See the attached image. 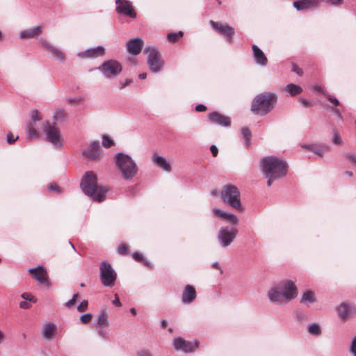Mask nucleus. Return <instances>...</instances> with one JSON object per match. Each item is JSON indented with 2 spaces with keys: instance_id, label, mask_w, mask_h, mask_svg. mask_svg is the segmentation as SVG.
Returning a JSON list of instances; mask_svg holds the SVG:
<instances>
[{
  "instance_id": "23",
  "label": "nucleus",
  "mask_w": 356,
  "mask_h": 356,
  "mask_svg": "<svg viewBox=\"0 0 356 356\" xmlns=\"http://www.w3.org/2000/svg\"><path fill=\"white\" fill-rule=\"evenodd\" d=\"M302 147L315 153L320 157H322L329 150V146L325 143L302 145Z\"/></svg>"
},
{
  "instance_id": "40",
  "label": "nucleus",
  "mask_w": 356,
  "mask_h": 356,
  "mask_svg": "<svg viewBox=\"0 0 356 356\" xmlns=\"http://www.w3.org/2000/svg\"><path fill=\"white\" fill-rule=\"evenodd\" d=\"M102 145L104 147L109 148L114 145V142L109 136L104 135L102 137Z\"/></svg>"
},
{
  "instance_id": "16",
  "label": "nucleus",
  "mask_w": 356,
  "mask_h": 356,
  "mask_svg": "<svg viewBox=\"0 0 356 356\" xmlns=\"http://www.w3.org/2000/svg\"><path fill=\"white\" fill-rule=\"evenodd\" d=\"M280 291L284 296V300L286 302L296 298L298 295L297 288L291 280L284 282Z\"/></svg>"
},
{
  "instance_id": "34",
  "label": "nucleus",
  "mask_w": 356,
  "mask_h": 356,
  "mask_svg": "<svg viewBox=\"0 0 356 356\" xmlns=\"http://www.w3.org/2000/svg\"><path fill=\"white\" fill-rule=\"evenodd\" d=\"M36 300H37V299L31 293H24V309H28L31 307V305L28 302V301L35 303V302H36Z\"/></svg>"
},
{
  "instance_id": "21",
  "label": "nucleus",
  "mask_w": 356,
  "mask_h": 356,
  "mask_svg": "<svg viewBox=\"0 0 356 356\" xmlns=\"http://www.w3.org/2000/svg\"><path fill=\"white\" fill-rule=\"evenodd\" d=\"M197 297L195 289L191 285H186L181 295V302L186 305L192 303Z\"/></svg>"
},
{
  "instance_id": "7",
  "label": "nucleus",
  "mask_w": 356,
  "mask_h": 356,
  "mask_svg": "<svg viewBox=\"0 0 356 356\" xmlns=\"http://www.w3.org/2000/svg\"><path fill=\"white\" fill-rule=\"evenodd\" d=\"M145 51L147 54V64L149 70L154 74L161 72L164 65L163 61L160 58L157 49L154 47H147Z\"/></svg>"
},
{
  "instance_id": "15",
  "label": "nucleus",
  "mask_w": 356,
  "mask_h": 356,
  "mask_svg": "<svg viewBox=\"0 0 356 356\" xmlns=\"http://www.w3.org/2000/svg\"><path fill=\"white\" fill-rule=\"evenodd\" d=\"M116 12L132 19L136 17V13L131 3L127 0H116Z\"/></svg>"
},
{
  "instance_id": "25",
  "label": "nucleus",
  "mask_w": 356,
  "mask_h": 356,
  "mask_svg": "<svg viewBox=\"0 0 356 356\" xmlns=\"http://www.w3.org/2000/svg\"><path fill=\"white\" fill-rule=\"evenodd\" d=\"M83 154L86 156V158L89 159H96L99 155V144L98 141H93L86 149Z\"/></svg>"
},
{
  "instance_id": "2",
  "label": "nucleus",
  "mask_w": 356,
  "mask_h": 356,
  "mask_svg": "<svg viewBox=\"0 0 356 356\" xmlns=\"http://www.w3.org/2000/svg\"><path fill=\"white\" fill-rule=\"evenodd\" d=\"M80 187L85 195L97 202H103L109 191L107 186H98L97 175L92 171H87L83 175Z\"/></svg>"
},
{
  "instance_id": "5",
  "label": "nucleus",
  "mask_w": 356,
  "mask_h": 356,
  "mask_svg": "<svg viewBox=\"0 0 356 356\" xmlns=\"http://www.w3.org/2000/svg\"><path fill=\"white\" fill-rule=\"evenodd\" d=\"M221 196L223 202L230 207L237 210H243L241 203L240 191L236 186L232 184L224 186L221 191Z\"/></svg>"
},
{
  "instance_id": "39",
  "label": "nucleus",
  "mask_w": 356,
  "mask_h": 356,
  "mask_svg": "<svg viewBox=\"0 0 356 356\" xmlns=\"http://www.w3.org/2000/svg\"><path fill=\"white\" fill-rule=\"evenodd\" d=\"M213 213L218 218L226 219L228 218L229 213H227L220 209L215 208L213 210Z\"/></svg>"
},
{
  "instance_id": "1",
  "label": "nucleus",
  "mask_w": 356,
  "mask_h": 356,
  "mask_svg": "<svg viewBox=\"0 0 356 356\" xmlns=\"http://www.w3.org/2000/svg\"><path fill=\"white\" fill-rule=\"evenodd\" d=\"M260 163L261 171L267 179L268 186H270L274 181L284 177L287 173L286 162L275 156H265Z\"/></svg>"
},
{
  "instance_id": "30",
  "label": "nucleus",
  "mask_w": 356,
  "mask_h": 356,
  "mask_svg": "<svg viewBox=\"0 0 356 356\" xmlns=\"http://www.w3.org/2000/svg\"><path fill=\"white\" fill-rule=\"evenodd\" d=\"M42 32L40 26H35L34 28L24 31V38H33L39 35Z\"/></svg>"
},
{
  "instance_id": "55",
  "label": "nucleus",
  "mask_w": 356,
  "mask_h": 356,
  "mask_svg": "<svg viewBox=\"0 0 356 356\" xmlns=\"http://www.w3.org/2000/svg\"><path fill=\"white\" fill-rule=\"evenodd\" d=\"M112 303L116 307H121L122 304L120 301L119 296L117 294H115V299L112 301Z\"/></svg>"
},
{
  "instance_id": "42",
  "label": "nucleus",
  "mask_w": 356,
  "mask_h": 356,
  "mask_svg": "<svg viewBox=\"0 0 356 356\" xmlns=\"http://www.w3.org/2000/svg\"><path fill=\"white\" fill-rule=\"evenodd\" d=\"M88 302L86 300L81 301V302L77 306L76 309L79 312H83L88 309Z\"/></svg>"
},
{
  "instance_id": "13",
  "label": "nucleus",
  "mask_w": 356,
  "mask_h": 356,
  "mask_svg": "<svg viewBox=\"0 0 356 356\" xmlns=\"http://www.w3.org/2000/svg\"><path fill=\"white\" fill-rule=\"evenodd\" d=\"M172 345L176 350L188 353L194 352L198 348L199 343L197 341H186L183 338L178 337L174 339Z\"/></svg>"
},
{
  "instance_id": "22",
  "label": "nucleus",
  "mask_w": 356,
  "mask_h": 356,
  "mask_svg": "<svg viewBox=\"0 0 356 356\" xmlns=\"http://www.w3.org/2000/svg\"><path fill=\"white\" fill-rule=\"evenodd\" d=\"M252 49L255 63L261 67L266 66L268 64V59L262 50L256 44H252Z\"/></svg>"
},
{
  "instance_id": "11",
  "label": "nucleus",
  "mask_w": 356,
  "mask_h": 356,
  "mask_svg": "<svg viewBox=\"0 0 356 356\" xmlns=\"http://www.w3.org/2000/svg\"><path fill=\"white\" fill-rule=\"evenodd\" d=\"M31 122L27 124L26 127V139L28 140H37L40 138L39 132L36 127V122L42 120L38 111L33 109L30 112Z\"/></svg>"
},
{
  "instance_id": "61",
  "label": "nucleus",
  "mask_w": 356,
  "mask_h": 356,
  "mask_svg": "<svg viewBox=\"0 0 356 356\" xmlns=\"http://www.w3.org/2000/svg\"><path fill=\"white\" fill-rule=\"evenodd\" d=\"M314 90L318 92H321L322 93L323 95H327V93L323 91V88L319 86H314Z\"/></svg>"
},
{
  "instance_id": "31",
  "label": "nucleus",
  "mask_w": 356,
  "mask_h": 356,
  "mask_svg": "<svg viewBox=\"0 0 356 356\" xmlns=\"http://www.w3.org/2000/svg\"><path fill=\"white\" fill-rule=\"evenodd\" d=\"M286 90L291 96H295V95H297L301 93V92L302 91V89L300 86H299L298 85H296L293 83H290L286 86Z\"/></svg>"
},
{
  "instance_id": "51",
  "label": "nucleus",
  "mask_w": 356,
  "mask_h": 356,
  "mask_svg": "<svg viewBox=\"0 0 356 356\" xmlns=\"http://www.w3.org/2000/svg\"><path fill=\"white\" fill-rule=\"evenodd\" d=\"M133 259L136 261H143V255L139 252H133L132 253Z\"/></svg>"
},
{
  "instance_id": "33",
  "label": "nucleus",
  "mask_w": 356,
  "mask_h": 356,
  "mask_svg": "<svg viewBox=\"0 0 356 356\" xmlns=\"http://www.w3.org/2000/svg\"><path fill=\"white\" fill-rule=\"evenodd\" d=\"M241 135L245 141V145L247 147L249 146L252 138V134L250 130L248 127H243L241 129Z\"/></svg>"
},
{
  "instance_id": "32",
  "label": "nucleus",
  "mask_w": 356,
  "mask_h": 356,
  "mask_svg": "<svg viewBox=\"0 0 356 356\" xmlns=\"http://www.w3.org/2000/svg\"><path fill=\"white\" fill-rule=\"evenodd\" d=\"M308 332L315 336H318L321 333V329L320 325L316 323H312L308 325L307 326Z\"/></svg>"
},
{
  "instance_id": "44",
  "label": "nucleus",
  "mask_w": 356,
  "mask_h": 356,
  "mask_svg": "<svg viewBox=\"0 0 356 356\" xmlns=\"http://www.w3.org/2000/svg\"><path fill=\"white\" fill-rule=\"evenodd\" d=\"M227 220L228 222H229L230 224L232 225H236L239 221L238 217L233 213L229 214V216H228V218H227Z\"/></svg>"
},
{
  "instance_id": "36",
  "label": "nucleus",
  "mask_w": 356,
  "mask_h": 356,
  "mask_svg": "<svg viewBox=\"0 0 356 356\" xmlns=\"http://www.w3.org/2000/svg\"><path fill=\"white\" fill-rule=\"evenodd\" d=\"M65 118V111L63 109H58L54 112V124H56L61 122Z\"/></svg>"
},
{
  "instance_id": "14",
  "label": "nucleus",
  "mask_w": 356,
  "mask_h": 356,
  "mask_svg": "<svg viewBox=\"0 0 356 356\" xmlns=\"http://www.w3.org/2000/svg\"><path fill=\"white\" fill-rule=\"evenodd\" d=\"M211 27L220 35L224 36L228 42H232L234 35V29L227 24L210 21Z\"/></svg>"
},
{
  "instance_id": "37",
  "label": "nucleus",
  "mask_w": 356,
  "mask_h": 356,
  "mask_svg": "<svg viewBox=\"0 0 356 356\" xmlns=\"http://www.w3.org/2000/svg\"><path fill=\"white\" fill-rule=\"evenodd\" d=\"M183 36L182 31L170 33L167 35V38L170 42H176L179 38Z\"/></svg>"
},
{
  "instance_id": "52",
  "label": "nucleus",
  "mask_w": 356,
  "mask_h": 356,
  "mask_svg": "<svg viewBox=\"0 0 356 356\" xmlns=\"http://www.w3.org/2000/svg\"><path fill=\"white\" fill-rule=\"evenodd\" d=\"M325 97H327L328 100L331 103L334 104L335 106L339 105V100L336 97H333V96H332V95H329L327 93V95H325Z\"/></svg>"
},
{
  "instance_id": "57",
  "label": "nucleus",
  "mask_w": 356,
  "mask_h": 356,
  "mask_svg": "<svg viewBox=\"0 0 356 356\" xmlns=\"http://www.w3.org/2000/svg\"><path fill=\"white\" fill-rule=\"evenodd\" d=\"M327 1L333 6H339L343 3V0H327Z\"/></svg>"
},
{
  "instance_id": "56",
  "label": "nucleus",
  "mask_w": 356,
  "mask_h": 356,
  "mask_svg": "<svg viewBox=\"0 0 356 356\" xmlns=\"http://www.w3.org/2000/svg\"><path fill=\"white\" fill-rule=\"evenodd\" d=\"M210 150H211V152L212 155L214 157H216L218 155V149L217 147L215 145H211Z\"/></svg>"
},
{
  "instance_id": "26",
  "label": "nucleus",
  "mask_w": 356,
  "mask_h": 356,
  "mask_svg": "<svg viewBox=\"0 0 356 356\" xmlns=\"http://www.w3.org/2000/svg\"><path fill=\"white\" fill-rule=\"evenodd\" d=\"M317 0H297L293 2V6L297 10L301 11L317 7Z\"/></svg>"
},
{
  "instance_id": "4",
  "label": "nucleus",
  "mask_w": 356,
  "mask_h": 356,
  "mask_svg": "<svg viewBox=\"0 0 356 356\" xmlns=\"http://www.w3.org/2000/svg\"><path fill=\"white\" fill-rule=\"evenodd\" d=\"M113 161L124 180L132 179L138 172V167L132 157L122 152H118Z\"/></svg>"
},
{
  "instance_id": "27",
  "label": "nucleus",
  "mask_w": 356,
  "mask_h": 356,
  "mask_svg": "<svg viewBox=\"0 0 356 356\" xmlns=\"http://www.w3.org/2000/svg\"><path fill=\"white\" fill-rule=\"evenodd\" d=\"M56 331V325L53 323H47L44 325L42 334L45 339L51 340Z\"/></svg>"
},
{
  "instance_id": "53",
  "label": "nucleus",
  "mask_w": 356,
  "mask_h": 356,
  "mask_svg": "<svg viewBox=\"0 0 356 356\" xmlns=\"http://www.w3.org/2000/svg\"><path fill=\"white\" fill-rule=\"evenodd\" d=\"M332 141L336 145H339L341 142V138L337 133H334Z\"/></svg>"
},
{
  "instance_id": "20",
  "label": "nucleus",
  "mask_w": 356,
  "mask_h": 356,
  "mask_svg": "<svg viewBox=\"0 0 356 356\" xmlns=\"http://www.w3.org/2000/svg\"><path fill=\"white\" fill-rule=\"evenodd\" d=\"M105 54V49L102 46H97L94 48L88 49L83 51H80L77 54L79 58H95L103 56Z\"/></svg>"
},
{
  "instance_id": "46",
  "label": "nucleus",
  "mask_w": 356,
  "mask_h": 356,
  "mask_svg": "<svg viewBox=\"0 0 356 356\" xmlns=\"http://www.w3.org/2000/svg\"><path fill=\"white\" fill-rule=\"evenodd\" d=\"M347 160L353 165H356V155L353 153L349 152L346 154Z\"/></svg>"
},
{
  "instance_id": "18",
  "label": "nucleus",
  "mask_w": 356,
  "mask_h": 356,
  "mask_svg": "<svg viewBox=\"0 0 356 356\" xmlns=\"http://www.w3.org/2000/svg\"><path fill=\"white\" fill-rule=\"evenodd\" d=\"M339 316L342 319H346L352 315L356 314V305L342 302L337 309Z\"/></svg>"
},
{
  "instance_id": "50",
  "label": "nucleus",
  "mask_w": 356,
  "mask_h": 356,
  "mask_svg": "<svg viewBox=\"0 0 356 356\" xmlns=\"http://www.w3.org/2000/svg\"><path fill=\"white\" fill-rule=\"evenodd\" d=\"M129 250L127 248L126 245L124 243H122L118 247V253L120 254H128Z\"/></svg>"
},
{
  "instance_id": "54",
  "label": "nucleus",
  "mask_w": 356,
  "mask_h": 356,
  "mask_svg": "<svg viewBox=\"0 0 356 356\" xmlns=\"http://www.w3.org/2000/svg\"><path fill=\"white\" fill-rule=\"evenodd\" d=\"M131 83V79H126L124 82H120L119 83V88L120 90H122V89L124 88L125 87H127V86H129Z\"/></svg>"
},
{
  "instance_id": "10",
  "label": "nucleus",
  "mask_w": 356,
  "mask_h": 356,
  "mask_svg": "<svg viewBox=\"0 0 356 356\" xmlns=\"http://www.w3.org/2000/svg\"><path fill=\"white\" fill-rule=\"evenodd\" d=\"M97 70L100 71L106 78L111 79L120 74L122 67L118 61L111 59L104 61Z\"/></svg>"
},
{
  "instance_id": "43",
  "label": "nucleus",
  "mask_w": 356,
  "mask_h": 356,
  "mask_svg": "<svg viewBox=\"0 0 356 356\" xmlns=\"http://www.w3.org/2000/svg\"><path fill=\"white\" fill-rule=\"evenodd\" d=\"M78 297H79V294L74 293L72 296V298L64 304L65 307L66 308H70L71 307H72L74 305V303L76 302Z\"/></svg>"
},
{
  "instance_id": "64",
  "label": "nucleus",
  "mask_w": 356,
  "mask_h": 356,
  "mask_svg": "<svg viewBox=\"0 0 356 356\" xmlns=\"http://www.w3.org/2000/svg\"><path fill=\"white\" fill-rule=\"evenodd\" d=\"M142 262L144 264L145 266H146L148 268H151V264L149 261H147V260H145L143 259V261H142Z\"/></svg>"
},
{
  "instance_id": "12",
  "label": "nucleus",
  "mask_w": 356,
  "mask_h": 356,
  "mask_svg": "<svg viewBox=\"0 0 356 356\" xmlns=\"http://www.w3.org/2000/svg\"><path fill=\"white\" fill-rule=\"evenodd\" d=\"M28 272L35 280L39 284H43L47 287L51 286V282L49 279L48 273L46 268L41 265L35 268H29Z\"/></svg>"
},
{
  "instance_id": "19",
  "label": "nucleus",
  "mask_w": 356,
  "mask_h": 356,
  "mask_svg": "<svg viewBox=\"0 0 356 356\" xmlns=\"http://www.w3.org/2000/svg\"><path fill=\"white\" fill-rule=\"evenodd\" d=\"M208 118L212 123L222 127H229L231 124V119L229 117L223 115L216 111L209 113Z\"/></svg>"
},
{
  "instance_id": "8",
  "label": "nucleus",
  "mask_w": 356,
  "mask_h": 356,
  "mask_svg": "<svg viewBox=\"0 0 356 356\" xmlns=\"http://www.w3.org/2000/svg\"><path fill=\"white\" fill-rule=\"evenodd\" d=\"M43 133L45 139L50 143L55 148L62 147L63 141L58 129L49 122H46L43 127Z\"/></svg>"
},
{
  "instance_id": "63",
  "label": "nucleus",
  "mask_w": 356,
  "mask_h": 356,
  "mask_svg": "<svg viewBox=\"0 0 356 356\" xmlns=\"http://www.w3.org/2000/svg\"><path fill=\"white\" fill-rule=\"evenodd\" d=\"M98 334H99V336H101L102 337H103V338H106V337H107V334H106V333H105V332H104L103 330H102L98 331Z\"/></svg>"
},
{
  "instance_id": "59",
  "label": "nucleus",
  "mask_w": 356,
  "mask_h": 356,
  "mask_svg": "<svg viewBox=\"0 0 356 356\" xmlns=\"http://www.w3.org/2000/svg\"><path fill=\"white\" fill-rule=\"evenodd\" d=\"M292 71L296 72L298 75L302 74V70L295 64H293Z\"/></svg>"
},
{
  "instance_id": "35",
  "label": "nucleus",
  "mask_w": 356,
  "mask_h": 356,
  "mask_svg": "<svg viewBox=\"0 0 356 356\" xmlns=\"http://www.w3.org/2000/svg\"><path fill=\"white\" fill-rule=\"evenodd\" d=\"M49 51L54 54L56 60H59L60 62H63L64 60V53L58 49L57 48L54 47H49Z\"/></svg>"
},
{
  "instance_id": "6",
  "label": "nucleus",
  "mask_w": 356,
  "mask_h": 356,
  "mask_svg": "<svg viewBox=\"0 0 356 356\" xmlns=\"http://www.w3.org/2000/svg\"><path fill=\"white\" fill-rule=\"evenodd\" d=\"M99 278L102 284L105 287H112L116 281L117 273L111 264L106 260L99 264Z\"/></svg>"
},
{
  "instance_id": "17",
  "label": "nucleus",
  "mask_w": 356,
  "mask_h": 356,
  "mask_svg": "<svg viewBox=\"0 0 356 356\" xmlns=\"http://www.w3.org/2000/svg\"><path fill=\"white\" fill-rule=\"evenodd\" d=\"M143 46V40L140 38H134L129 40L126 43L127 51L134 56L138 55Z\"/></svg>"
},
{
  "instance_id": "58",
  "label": "nucleus",
  "mask_w": 356,
  "mask_h": 356,
  "mask_svg": "<svg viewBox=\"0 0 356 356\" xmlns=\"http://www.w3.org/2000/svg\"><path fill=\"white\" fill-rule=\"evenodd\" d=\"M195 110L197 112H203L207 110V107L204 104H198L195 107Z\"/></svg>"
},
{
  "instance_id": "48",
  "label": "nucleus",
  "mask_w": 356,
  "mask_h": 356,
  "mask_svg": "<svg viewBox=\"0 0 356 356\" xmlns=\"http://www.w3.org/2000/svg\"><path fill=\"white\" fill-rule=\"evenodd\" d=\"M137 356H154L149 349H142L138 351Z\"/></svg>"
},
{
  "instance_id": "29",
  "label": "nucleus",
  "mask_w": 356,
  "mask_h": 356,
  "mask_svg": "<svg viewBox=\"0 0 356 356\" xmlns=\"http://www.w3.org/2000/svg\"><path fill=\"white\" fill-rule=\"evenodd\" d=\"M301 302L314 303L316 302L315 294L313 291L308 290L302 294Z\"/></svg>"
},
{
  "instance_id": "24",
  "label": "nucleus",
  "mask_w": 356,
  "mask_h": 356,
  "mask_svg": "<svg viewBox=\"0 0 356 356\" xmlns=\"http://www.w3.org/2000/svg\"><path fill=\"white\" fill-rule=\"evenodd\" d=\"M267 295L269 300L273 303L281 305L286 302L285 300H284V296L278 287L271 288L268 291Z\"/></svg>"
},
{
  "instance_id": "28",
  "label": "nucleus",
  "mask_w": 356,
  "mask_h": 356,
  "mask_svg": "<svg viewBox=\"0 0 356 356\" xmlns=\"http://www.w3.org/2000/svg\"><path fill=\"white\" fill-rule=\"evenodd\" d=\"M153 161L158 167L161 168L165 171H170V164L164 157L154 154L153 156Z\"/></svg>"
},
{
  "instance_id": "45",
  "label": "nucleus",
  "mask_w": 356,
  "mask_h": 356,
  "mask_svg": "<svg viewBox=\"0 0 356 356\" xmlns=\"http://www.w3.org/2000/svg\"><path fill=\"white\" fill-rule=\"evenodd\" d=\"M92 318V314L90 313H86L83 315H81L79 317V320L83 323H88Z\"/></svg>"
},
{
  "instance_id": "62",
  "label": "nucleus",
  "mask_w": 356,
  "mask_h": 356,
  "mask_svg": "<svg viewBox=\"0 0 356 356\" xmlns=\"http://www.w3.org/2000/svg\"><path fill=\"white\" fill-rule=\"evenodd\" d=\"M300 102L305 107L309 106V102L306 99H301Z\"/></svg>"
},
{
  "instance_id": "47",
  "label": "nucleus",
  "mask_w": 356,
  "mask_h": 356,
  "mask_svg": "<svg viewBox=\"0 0 356 356\" xmlns=\"http://www.w3.org/2000/svg\"><path fill=\"white\" fill-rule=\"evenodd\" d=\"M349 351L353 356H356V336L351 341Z\"/></svg>"
},
{
  "instance_id": "3",
  "label": "nucleus",
  "mask_w": 356,
  "mask_h": 356,
  "mask_svg": "<svg viewBox=\"0 0 356 356\" xmlns=\"http://www.w3.org/2000/svg\"><path fill=\"white\" fill-rule=\"evenodd\" d=\"M277 102V95L273 92H264L257 95L252 100L250 111L258 115H266L273 109Z\"/></svg>"
},
{
  "instance_id": "9",
  "label": "nucleus",
  "mask_w": 356,
  "mask_h": 356,
  "mask_svg": "<svg viewBox=\"0 0 356 356\" xmlns=\"http://www.w3.org/2000/svg\"><path fill=\"white\" fill-rule=\"evenodd\" d=\"M238 229L234 227L224 226L222 227L217 235V238L220 243L221 247L227 248L229 246L236 238Z\"/></svg>"
},
{
  "instance_id": "41",
  "label": "nucleus",
  "mask_w": 356,
  "mask_h": 356,
  "mask_svg": "<svg viewBox=\"0 0 356 356\" xmlns=\"http://www.w3.org/2000/svg\"><path fill=\"white\" fill-rule=\"evenodd\" d=\"M48 190L50 191H54L58 194H60L62 193V190L60 187L57 185L56 183H51L48 186Z\"/></svg>"
},
{
  "instance_id": "60",
  "label": "nucleus",
  "mask_w": 356,
  "mask_h": 356,
  "mask_svg": "<svg viewBox=\"0 0 356 356\" xmlns=\"http://www.w3.org/2000/svg\"><path fill=\"white\" fill-rule=\"evenodd\" d=\"M40 43L42 44V46L45 47L46 48H47L49 50V47H52L51 45H50L49 44V42H47V40L45 39H41L40 40Z\"/></svg>"
},
{
  "instance_id": "49",
  "label": "nucleus",
  "mask_w": 356,
  "mask_h": 356,
  "mask_svg": "<svg viewBox=\"0 0 356 356\" xmlns=\"http://www.w3.org/2000/svg\"><path fill=\"white\" fill-rule=\"evenodd\" d=\"M18 138L17 136L14 135L12 133H8L6 136V140L9 144H12L14 142L16 141V140Z\"/></svg>"
},
{
  "instance_id": "38",
  "label": "nucleus",
  "mask_w": 356,
  "mask_h": 356,
  "mask_svg": "<svg viewBox=\"0 0 356 356\" xmlns=\"http://www.w3.org/2000/svg\"><path fill=\"white\" fill-rule=\"evenodd\" d=\"M97 324L99 326H104L108 324V316L106 313L102 312L98 316Z\"/></svg>"
}]
</instances>
